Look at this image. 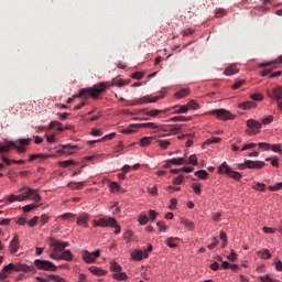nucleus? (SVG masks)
<instances>
[{
	"label": "nucleus",
	"mask_w": 282,
	"mask_h": 282,
	"mask_svg": "<svg viewBox=\"0 0 282 282\" xmlns=\"http://www.w3.org/2000/svg\"><path fill=\"white\" fill-rule=\"evenodd\" d=\"M156 142L160 145V148L164 149V150H166V149H169V147H171V141H169V140H158Z\"/></svg>",
	"instance_id": "nucleus-38"
},
{
	"label": "nucleus",
	"mask_w": 282,
	"mask_h": 282,
	"mask_svg": "<svg viewBox=\"0 0 282 282\" xmlns=\"http://www.w3.org/2000/svg\"><path fill=\"white\" fill-rule=\"evenodd\" d=\"M276 63H282V55L276 61L260 64V67H270V65H276Z\"/></svg>",
	"instance_id": "nucleus-47"
},
{
	"label": "nucleus",
	"mask_w": 282,
	"mask_h": 282,
	"mask_svg": "<svg viewBox=\"0 0 282 282\" xmlns=\"http://www.w3.org/2000/svg\"><path fill=\"white\" fill-rule=\"evenodd\" d=\"M247 127L249 129H252V130L257 131V130L261 129V127H263V123H261V122H259V121H257L254 119H249L247 121Z\"/></svg>",
	"instance_id": "nucleus-17"
},
{
	"label": "nucleus",
	"mask_w": 282,
	"mask_h": 282,
	"mask_svg": "<svg viewBox=\"0 0 282 282\" xmlns=\"http://www.w3.org/2000/svg\"><path fill=\"white\" fill-rule=\"evenodd\" d=\"M124 149V144L122 143V141H119V143L113 148L115 153H120L121 151H123Z\"/></svg>",
	"instance_id": "nucleus-54"
},
{
	"label": "nucleus",
	"mask_w": 282,
	"mask_h": 282,
	"mask_svg": "<svg viewBox=\"0 0 282 282\" xmlns=\"http://www.w3.org/2000/svg\"><path fill=\"white\" fill-rule=\"evenodd\" d=\"M195 175L199 177V180H208V172H206V170L196 171Z\"/></svg>",
	"instance_id": "nucleus-34"
},
{
	"label": "nucleus",
	"mask_w": 282,
	"mask_h": 282,
	"mask_svg": "<svg viewBox=\"0 0 282 282\" xmlns=\"http://www.w3.org/2000/svg\"><path fill=\"white\" fill-rule=\"evenodd\" d=\"M94 226L96 228H113V226H116V218H100L99 220H94Z\"/></svg>",
	"instance_id": "nucleus-8"
},
{
	"label": "nucleus",
	"mask_w": 282,
	"mask_h": 282,
	"mask_svg": "<svg viewBox=\"0 0 282 282\" xmlns=\"http://www.w3.org/2000/svg\"><path fill=\"white\" fill-rule=\"evenodd\" d=\"M170 164H174L175 166H182V164H186V160L184 158L171 159L169 160Z\"/></svg>",
	"instance_id": "nucleus-29"
},
{
	"label": "nucleus",
	"mask_w": 282,
	"mask_h": 282,
	"mask_svg": "<svg viewBox=\"0 0 282 282\" xmlns=\"http://www.w3.org/2000/svg\"><path fill=\"white\" fill-rule=\"evenodd\" d=\"M113 85L116 87H124V85H127V83L124 82V79L115 80L111 85L109 83H106V89H107V87H113Z\"/></svg>",
	"instance_id": "nucleus-31"
},
{
	"label": "nucleus",
	"mask_w": 282,
	"mask_h": 282,
	"mask_svg": "<svg viewBox=\"0 0 282 282\" xmlns=\"http://www.w3.org/2000/svg\"><path fill=\"white\" fill-rule=\"evenodd\" d=\"M181 224L187 228V230H195V224L186 218H181Z\"/></svg>",
	"instance_id": "nucleus-28"
},
{
	"label": "nucleus",
	"mask_w": 282,
	"mask_h": 282,
	"mask_svg": "<svg viewBox=\"0 0 282 282\" xmlns=\"http://www.w3.org/2000/svg\"><path fill=\"white\" fill-rule=\"evenodd\" d=\"M249 149H257V143H247L241 148V151H248Z\"/></svg>",
	"instance_id": "nucleus-60"
},
{
	"label": "nucleus",
	"mask_w": 282,
	"mask_h": 282,
	"mask_svg": "<svg viewBox=\"0 0 282 282\" xmlns=\"http://www.w3.org/2000/svg\"><path fill=\"white\" fill-rule=\"evenodd\" d=\"M11 254H17L19 252L20 243H19V235H14L13 239L9 245Z\"/></svg>",
	"instance_id": "nucleus-13"
},
{
	"label": "nucleus",
	"mask_w": 282,
	"mask_h": 282,
	"mask_svg": "<svg viewBox=\"0 0 282 282\" xmlns=\"http://www.w3.org/2000/svg\"><path fill=\"white\" fill-rule=\"evenodd\" d=\"M229 261H237V252L231 249L230 254L227 257Z\"/></svg>",
	"instance_id": "nucleus-64"
},
{
	"label": "nucleus",
	"mask_w": 282,
	"mask_h": 282,
	"mask_svg": "<svg viewBox=\"0 0 282 282\" xmlns=\"http://www.w3.org/2000/svg\"><path fill=\"white\" fill-rule=\"evenodd\" d=\"M269 191L271 192L282 191V182L276 183L275 185L269 186Z\"/></svg>",
	"instance_id": "nucleus-50"
},
{
	"label": "nucleus",
	"mask_w": 282,
	"mask_h": 282,
	"mask_svg": "<svg viewBox=\"0 0 282 282\" xmlns=\"http://www.w3.org/2000/svg\"><path fill=\"white\" fill-rule=\"evenodd\" d=\"M281 147V143L271 144L270 150L273 151V153H280V155H282Z\"/></svg>",
	"instance_id": "nucleus-39"
},
{
	"label": "nucleus",
	"mask_w": 282,
	"mask_h": 282,
	"mask_svg": "<svg viewBox=\"0 0 282 282\" xmlns=\"http://www.w3.org/2000/svg\"><path fill=\"white\" fill-rule=\"evenodd\" d=\"M212 116H216V118H218V120H234L235 116L231 115L230 111L226 110V109H215L212 110Z\"/></svg>",
	"instance_id": "nucleus-7"
},
{
	"label": "nucleus",
	"mask_w": 282,
	"mask_h": 282,
	"mask_svg": "<svg viewBox=\"0 0 282 282\" xmlns=\"http://www.w3.org/2000/svg\"><path fill=\"white\" fill-rule=\"evenodd\" d=\"M110 191L112 193H116V192L120 191V185L118 183H116V182H111L110 183Z\"/></svg>",
	"instance_id": "nucleus-55"
},
{
	"label": "nucleus",
	"mask_w": 282,
	"mask_h": 282,
	"mask_svg": "<svg viewBox=\"0 0 282 282\" xmlns=\"http://www.w3.org/2000/svg\"><path fill=\"white\" fill-rule=\"evenodd\" d=\"M224 74L225 76H235V74H239V68L237 65L231 64L225 69Z\"/></svg>",
	"instance_id": "nucleus-18"
},
{
	"label": "nucleus",
	"mask_w": 282,
	"mask_h": 282,
	"mask_svg": "<svg viewBox=\"0 0 282 282\" xmlns=\"http://www.w3.org/2000/svg\"><path fill=\"white\" fill-rule=\"evenodd\" d=\"M246 85V80L241 79L239 82H236L232 86L231 89H239L240 87H243Z\"/></svg>",
	"instance_id": "nucleus-53"
},
{
	"label": "nucleus",
	"mask_w": 282,
	"mask_h": 282,
	"mask_svg": "<svg viewBox=\"0 0 282 282\" xmlns=\"http://www.w3.org/2000/svg\"><path fill=\"white\" fill-rule=\"evenodd\" d=\"M254 191H261L262 193L265 192V184L263 183H257L253 185Z\"/></svg>",
	"instance_id": "nucleus-56"
},
{
	"label": "nucleus",
	"mask_w": 282,
	"mask_h": 282,
	"mask_svg": "<svg viewBox=\"0 0 282 282\" xmlns=\"http://www.w3.org/2000/svg\"><path fill=\"white\" fill-rule=\"evenodd\" d=\"M48 279H51V281H55V282H65V279H63L58 275H54V274L48 275Z\"/></svg>",
	"instance_id": "nucleus-61"
},
{
	"label": "nucleus",
	"mask_w": 282,
	"mask_h": 282,
	"mask_svg": "<svg viewBox=\"0 0 282 282\" xmlns=\"http://www.w3.org/2000/svg\"><path fill=\"white\" fill-rule=\"evenodd\" d=\"M113 279H116L117 281H127L129 276H127L126 272H119L113 274Z\"/></svg>",
	"instance_id": "nucleus-35"
},
{
	"label": "nucleus",
	"mask_w": 282,
	"mask_h": 282,
	"mask_svg": "<svg viewBox=\"0 0 282 282\" xmlns=\"http://www.w3.org/2000/svg\"><path fill=\"white\" fill-rule=\"evenodd\" d=\"M32 139H19L18 141H7V144L0 145V153H10V149H15L18 153H25V147H29Z\"/></svg>",
	"instance_id": "nucleus-2"
},
{
	"label": "nucleus",
	"mask_w": 282,
	"mask_h": 282,
	"mask_svg": "<svg viewBox=\"0 0 282 282\" xmlns=\"http://www.w3.org/2000/svg\"><path fill=\"white\" fill-rule=\"evenodd\" d=\"M89 272H91V274H95V276H105V274H107V271L96 267V265H91L89 267Z\"/></svg>",
	"instance_id": "nucleus-20"
},
{
	"label": "nucleus",
	"mask_w": 282,
	"mask_h": 282,
	"mask_svg": "<svg viewBox=\"0 0 282 282\" xmlns=\"http://www.w3.org/2000/svg\"><path fill=\"white\" fill-rule=\"evenodd\" d=\"M257 108V102L254 101H243L238 104V109H242L243 111H248V109Z\"/></svg>",
	"instance_id": "nucleus-14"
},
{
	"label": "nucleus",
	"mask_w": 282,
	"mask_h": 282,
	"mask_svg": "<svg viewBox=\"0 0 282 282\" xmlns=\"http://www.w3.org/2000/svg\"><path fill=\"white\" fill-rule=\"evenodd\" d=\"M137 123H131L128 128L122 130V133H134L135 129H140L138 127H132L135 126Z\"/></svg>",
	"instance_id": "nucleus-44"
},
{
	"label": "nucleus",
	"mask_w": 282,
	"mask_h": 282,
	"mask_svg": "<svg viewBox=\"0 0 282 282\" xmlns=\"http://www.w3.org/2000/svg\"><path fill=\"white\" fill-rule=\"evenodd\" d=\"M175 113H188V106L187 105L178 106V109L175 111Z\"/></svg>",
	"instance_id": "nucleus-51"
},
{
	"label": "nucleus",
	"mask_w": 282,
	"mask_h": 282,
	"mask_svg": "<svg viewBox=\"0 0 282 282\" xmlns=\"http://www.w3.org/2000/svg\"><path fill=\"white\" fill-rule=\"evenodd\" d=\"M110 270L112 272H121L122 271V267L120 264H118V262H112L110 264Z\"/></svg>",
	"instance_id": "nucleus-45"
},
{
	"label": "nucleus",
	"mask_w": 282,
	"mask_h": 282,
	"mask_svg": "<svg viewBox=\"0 0 282 282\" xmlns=\"http://www.w3.org/2000/svg\"><path fill=\"white\" fill-rule=\"evenodd\" d=\"M192 188L195 195H202V183H193Z\"/></svg>",
	"instance_id": "nucleus-36"
},
{
	"label": "nucleus",
	"mask_w": 282,
	"mask_h": 282,
	"mask_svg": "<svg viewBox=\"0 0 282 282\" xmlns=\"http://www.w3.org/2000/svg\"><path fill=\"white\" fill-rule=\"evenodd\" d=\"M186 164H193V166H197V156L195 154H192L189 156V161H186Z\"/></svg>",
	"instance_id": "nucleus-57"
},
{
	"label": "nucleus",
	"mask_w": 282,
	"mask_h": 282,
	"mask_svg": "<svg viewBox=\"0 0 282 282\" xmlns=\"http://www.w3.org/2000/svg\"><path fill=\"white\" fill-rule=\"evenodd\" d=\"M48 158H51L50 155L47 154H31L30 158H29V162H34L36 160H47Z\"/></svg>",
	"instance_id": "nucleus-25"
},
{
	"label": "nucleus",
	"mask_w": 282,
	"mask_h": 282,
	"mask_svg": "<svg viewBox=\"0 0 282 282\" xmlns=\"http://www.w3.org/2000/svg\"><path fill=\"white\" fill-rule=\"evenodd\" d=\"M166 245L169 248H177V245L175 243V238H167Z\"/></svg>",
	"instance_id": "nucleus-58"
},
{
	"label": "nucleus",
	"mask_w": 282,
	"mask_h": 282,
	"mask_svg": "<svg viewBox=\"0 0 282 282\" xmlns=\"http://www.w3.org/2000/svg\"><path fill=\"white\" fill-rule=\"evenodd\" d=\"M89 224V214H82L77 218V226H84V228H87Z\"/></svg>",
	"instance_id": "nucleus-15"
},
{
	"label": "nucleus",
	"mask_w": 282,
	"mask_h": 282,
	"mask_svg": "<svg viewBox=\"0 0 282 282\" xmlns=\"http://www.w3.org/2000/svg\"><path fill=\"white\" fill-rule=\"evenodd\" d=\"M34 265L37 268V270H45L46 272H56L57 270V267L54 265V262L50 260L36 259L34 261Z\"/></svg>",
	"instance_id": "nucleus-5"
},
{
	"label": "nucleus",
	"mask_w": 282,
	"mask_h": 282,
	"mask_svg": "<svg viewBox=\"0 0 282 282\" xmlns=\"http://www.w3.org/2000/svg\"><path fill=\"white\" fill-rule=\"evenodd\" d=\"M153 251V246L150 245L148 248L143 250H134L131 252V257L134 261H142V259H149V252Z\"/></svg>",
	"instance_id": "nucleus-6"
},
{
	"label": "nucleus",
	"mask_w": 282,
	"mask_h": 282,
	"mask_svg": "<svg viewBox=\"0 0 282 282\" xmlns=\"http://www.w3.org/2000/svg\"><path fill=\"white\" fill-rule=\"evenodd\" d=\"M138 221L140 224V226H147L149 224V216L147 215H140L138 218Z\"/></svg>",
	"instance_id": "nucleus-37"
},
{
	"label": "nucleus",
	"mask_w": 282,
	"mask_h": 282,
	"mask_svg": "<svg viewBox=\"0 0 282 282\" xmlns=\"http://www.w3.org/2000/svg\"><path fill=\"white\" fill-rule=\"evenodd\" d=\"M12 270H14L15 272H32L33 274H36V269L34 268V265H28L25 263H9L2 269V273L7 274L8 276V274H10Z\"/></svg>",
	"instance_id": "nucleus-3"
},
{
	"label": "nucleus",
	"mask_w": 282,
	"mask_h": 282,
	"mask_svg": "<svg viewBox=\"0 0 282 282\" xmlns=\"http://www.w3.org/2000/svg\"><path fill=\"white\" fill-rule=\"evenodd\" d=\"M100 257V249H97L94 252H89L87 250L83 251V259L85 263H96V259Z\"/></svg>",
	"instance_id": "nucleus-9"
},
{
	"label": "nucleus",
	"mask_w": 282,
	"mask_h": 282,
	"mask_svg": "<svg viewBox=\"0 0 282 282\" xmlns=\"http://www.w3.org/2000/svg\"><path fill=\"white\" fill-rule=\"evenodd\" d=\"M139 111H143L144 116H150V118H156V116H160V113H166L167 110H147V109H142Z\"/></svg>",
	"instance_id": "nucleus-16"
},
{
	"label": "nucleus",
	"mask_w": 282,
	"mask_h": 282,
	"mask_svg": "<svg viewBox=\"0 0 282 282\" xmlns=\"http://www.w3.org/2000/svg\"><path fill=\"white\" fill-rule=\"evenodd\" d=\"M68 186H70V188H75L76 191H79V188H83V186H85V183L84 182L69 183Z\"/></svg>",
	"instance_id": "nucleus-48"
},
{
	"label": "nucleus",
	"mask_w": 282,
	"mask_h": 282,
	"mask_svg": "<svg viewBox=\"0 0 282 282\" xmlns=\"http://www.w3.org/2000/svg\"><path fill=\"white\" fill-rule=\"evenodd\" d=\"M131 127H137L140 129H160V126H158L154 122H147V123H135L134 126Z\"/></svg>",
	"instance_id": "nucleus-19"
},
{
	"label": "nucleus",
	"mask_w": 282,
	"mask_h": 282,
	"mask_svg": "<svg viewBox=\"0 0 282 282\" xmlns=\"http://www.w3.org/2000/svg\"><path fill=\"white\" fill-rule=\"evenodd\" d=\"M218 173H219V175H228V177H231L232 180H236L237 182H239V180H241V177H242L241 173L232 171V169L229 167L227 162H224L218 167Z\"/></svg>",
	"instance_id": "nucleus-4"
},
{
	"label": "nucleus",
	"mask_w": 282,
	"mask_h": 282,
	"mask_svg": "<svg viewBox=\"0 0 282 282\" xmlns=\"http://www.w3.org/2000/svg\"><path fill=\"white\" fill-rule=\"evenodd\" d=\"M189 120H192L191 117L176 116V117H172L170 119V122H189Z\"/></svg>",
	"instance_id": "nucleus-26"
},
{
	"label": "nucleus",
	"mask_w": 282,
	"mask_h": 282,
	"mask_svg": "<svg viewBox=\"0 0 282 282\" xmlns=\"http://www.w3.org/2000/svg\"><path fill=\"white\" fill-rule=\"evenodd\" d=\"M61 260L62 261H74V254L70 250H65L61 253Z\"/></svg>",
	"instance_id": "nucleus-23"
},
{
	"label": "nucleus",
	"mask_w": 282,
	"mask_h": 282,
	"mask_svg": "<svg viewBox=\"0 0 282 282\" xmlns=\"http://www.w3.org/2000/svg\"><path fill=\"white\" fill-rule=\"evenodd\" d=\"M33 193H34V189L28 188V192L25 195L15 196V202H25V199H29V197H32Z\"/></svg>",
	"instance_id": "nucleus-21"
},
{
	"label": "nucleus",
	"mask_w": 282,
	"mask_h": 282,
	"mask_svg": "<svg viewBox=\"0 0 282 282\" xmlns=\"http://www.w3.org/2000/svg\"><path fill=\"white\" fill-rule=\"evenodd\" d=\"M113 138H116V132L109 133L99 140L90 141V144H96V142H107V140H113Z\"/></svg>",
	"instance_id": "nucleus-27"
},
{
	"label": "nucleus",
	"mask_w": 282,
	"mask_h": 282,
	"mask_svg": "<svg viewBox=\"0 0 282 282\" xmlns=\"http://www.w3.org/2000/svg\"><path fill=\"white\" fill-rule=\"evenodd\" d=\"M74 149H78V145H63V153H66L67 155H72L74 153Z\"/></svg>",
	"instance_id": "nucleus-30"
},
{
	"label": "nucleus",
	"mask_w": 282,
	"mask_h": 282,
	"mask_svg": "<svg viewBox=\"0 0 282 282\" xmlns=\"http://www.w3.org/2000/svg\"><path fill=\"white\" fill-rule=\"evenodd\" d=\"M140 144H141V147H149V144H151V138H149V137L141 138Z\"/></svg>",
	"instance_id": "nucleus-49"
},
{
	"label": "nucleus",
	"mask_w": 282,
	"mask_h": 282,
	"mask_svg": "<svg viewBox=\"0 0 282 282\" xmlns=\"http://www.w3.org/2000/svg\"><path fill=\"white\" fill-rule=\"evenodd\" d=\"M189 94H191V90H188V88H183L175 93V98H177L178 100H182V98H186V96H188Z\"/></svg>",
	"instance_id": "nucleus-24"
},
{
	"label": "nucleus",
	"mask_w": 282,
	"mask_h": 282,
	"mask_svg": "<svg viewBox=\"0 0 282 282\" xmlns=\"http://www.w3.org/2000/svg\"><path fill=\"white\" fill-rule=\"evenodd\" d=\"M221 17H226V10L217 9L216 10V19H221Z\"/></svg>",
	"instance_id": "nucleus-63"
},
{
	"label": "nucleus",
	"mask_w": 282,
	"mask_h": 282,
	"mask_svg": "<svg viewBox=\"0 0 282 282\" xmlns=\"http://www.w3.org/2000/svg\"><path fill=\"white\" fill-rule=\"evenodd\" d=\"M76 164V161L74 160H67V161H59L58 162V166H61V169H67L68 166H72Z\"/></svg>",
	"instance_id": "nucleus-32"
},
{
	"label": "nucleus",
	"mask_w": 282,
	"mask_h": 282,
	"mask_svg": "<svg viewBox=\"0 0 282 282\" xmlns=\"http://www.w3.org/2000/svg\"><path fill=\"white\" fill-rule=\"evenodd\" d=\"M258 257H260V259H271L272 254L270 253V250L265 249L263 251H258L257 252Z\"/></svg>",
	"instance_id": "nucleus-33"
},
{
	"label": "nucleus",
	"mask_w": 282,
	"mask_h": 282,
	"mask_svg": "<svg viewBox=\"0 0 282 282\" xmlns=\"http://www.w3.org/2000/svg\"><path fill=\"white\" fill-rule=\"evenodd\" d=\"M267 96L269 98H272L273 100H282V87L278 86L272 89V93L270 90H267Z\"/></svg>",
	"instance_id": "nucleus-11"
},
{
	"label": "nucleus",
	"mask_w": 282,
	"mask_h": 282,
	"mask_svg": "<svg viewBox=\"0 0 282 282\" xmlns=\"http://www.w3.org/2000/svg\"><path fill=\"white\" fill-rule=\"evenodd\" d=\"M257 147H259V149L261 151H270V147H272V144L265 143V142H260L257 144Z\"/></svg>",
	"instance_id": "nucleus-43"
},
{
	"label": "nucleus",
	"mask_w": 282,
	"mask_h": 282,
	"mask_svg": "<svg viewBox=\"0 0 282 282\" xmlns=\"http://www.w3.org/2000/svg\"><path fill=\"white\" fill-rule=\"evenodd\" d=\"M36 224H39V216H35L31 220L28 221V226L30 228H34V226H36Z\"/></svg>",
	"instance_id": "nucleus-52"
},
{
	"label": "nucleus",
	"mask_w": 282,
	"mask_h": 282,
	"mask_svg": "<svg viewBox=\"0 0 282 282\" xmlns=\"http://www.w3.org/2000/svg\"><path fill=\"white\" fill-rule=\"evenodd\" d=\"M90 134L100 138V135H102V130L93 128Z\"/></svg>",
	"instance_id": "nucleus-62"
},
{
	"label": "nucleus",
	"mask_w": 282,
	"mask_h": 282,
	"mask_svg": "<svg viewBox=\"0 0 282 282\" xmlns=\"http://www.w3.org/2000/svg\"><path fill=\"white\" fill-rule=\"evenodd\" d=\"M51 246H52V248H54L53 249L54 252H63V250H65V248H68L69 242H63V241L52 238Z\"/></svg>",
	"instance_id": "nucleus-10"
},
{
	"label": "nucleus",
	"mask_w": 282,
	"mask_h": 282,
	"mask_svg": "<svg viewBox=\"0 0 282 282\" xmlns=\"http://www.w3.org/2000/svg\"><path fill=\"white\" fill-rule=\"evenodd\" d=\"M149 102H150L149 96H144V97H142L140 99H137L135 101L131 102L130 107H135L138 105H149Z\"/></svg>",
	"instance_id": "nucleus-22"
},
{
	"label": "nucleus",
	"mask_w": 282,
	"mask_h": 282,
	"mask_svg": "<svg viewBox=\"0 0 282 282\" xmlns=\"http://www.w3.org/2000/svg\"><path fill=\"white\" fill-rule=\"evenodd\" d=\"M187 109L197 110V109H199V104H197V101H195V99H192L187 104Z\"/></svg>",
	"instance_id": "nucleus-42"
},
{
	"label": "nucleus",
	"mask_w": 282,
	"mask_h": 282,
	"mask_svg": "<svg viewBox=\"0 0 282 282\" xmlns=\"http://www.w3.org/2000/svg\"><path fill=\"white\" fill-rule=\"evenodd\" d=\"M246 166H247V169H257L259 171V170L263 169V166H265V162L246 160Z\"/></svg>",
	"instance_id": "nucleus-12"
},
{
	"label": "nucleus",
	"mask_w": 282,
	"mask_h": 282,
	"mask_svg": "<svg viewBox=\"0 0 282 282\" xmlns=\"http://www.w3.org/2000/svg\"><path fill=\"white\" fill-rule=\"evenodd\" d=\"M107 89V84L105 83H99L96 84L93 88H84L80 89L78 94L73 95L67 99V104L72 105L76 98H83L84 100H87L90 96V98H98L102 91H106Z\"/></svg>",
	"instance_id": "nucleus-1"
},
{
	"label": "nucleus",
	"mask_w": 282,
	"mask_h": 282,
	"mask_svg": "<svg viewBox=\"0 0 282 282\" xmlns=\"http://www.w3.org/2000/svg\"><path fill=\"white\" fill-rule=\"evenodd\" d=\"M39 206H41V205L29 204V205L24 206L22 209H23V213H31V210H34V208H39Z\"/></svg>",
	"instance_id": "nucleus-41"
},
{
	"label": "nucleus",
	"mask_w": 282,
	"mask_h": 282,
	"mask_svg": "<svg viewBox=\"0 0 282 282\" xmlns=\"http://www.w3.org/2000/svg\"><path fill=\"white\" fill-rule=\"evenodd\" d=\"M219 142H221V138L219 137H213L206 140V144H219Z\"/></svg>",
	"instance_id": "nucleus-46"
},
{
	"label": "nucleus",
	"mask_w": 282,
	"mask_h": 282,
	"mask_svg": "<svg viewBox=\"0 0 282 282\" xmlns=\"http://www.w3.org/2000/svg\"><path fill=\"white\" fill-rule=\"evenodd\" d=\"M250 99L254 100L256 102H261V100H263V94H261V93L251 94Z\"/></svg>",
	"instance_id": "nucleus-40"
},
{
	"label": "nucleus",
	"mask_w": 282,
	"mask_h": 282,
	"mask_svg": "<svg viewBox=\"0 0 282 282\" xmlns=\"http://www.w3.org/2000/svg\"><path fill=\"white\" fill-rule=\"evenodd\" d=\"M47 221H50V216L43 214V215L40 217L41 226H45V224H47Z\"/></svg>",
	"instance_id": "nucleus-59"
}]
</instances>
